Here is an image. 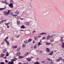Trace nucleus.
Instances as JSON below:
<instances>
[{"label": "nucleus", "instance_id": "nucleus-1", "mask_svg": "<svg viewBox=\"0 0 64 64\" xmlns=\"http://www.w3.org/2000/svg\"><path fill=\"white\" fill-rule=\"evenodd\" d=\"M8 38L9 37L8 36H7L6 38H5L4 40V41L6 42L8 46H9V42L7 40H8Z\"/></svg>", "mask_w": 64, "mask_h": 64}, {"label": "nucleus", "instance_id": "nucleus-2", "mask_svg": "<svg viewBox=\"0 0 64 64\" xmlns=\"http://www.w3.org/2000/svg\"><path fill=\"white\" fill-rule=\"evenodd\" d=\"M8 6L10 7L11 8H12L13 7V4H10L8 5Z\"/></svg>", "mask_w": 64, "mask_h": 64}, {"label": "nucleus", "instance_id": "nucleus-3", "mask_svg": "<svg viewBox=\"0 0 64 64\" xmlns=\"http://www.w3.org/2000/svg\"><path fill=\"white\" fill-rule=\"evenodd\" d=\"M46 51L47 52H50V50L49 48H47L46 49Z\"/></svg>", "mask_w": 64, "mask_h": 64}, {"label": "nucleus", "instance_id": "nucleus-4", "mask_svg": "<svg viewBox=\"0 0 64 64\" xmlns=\"http://www.w3.org/2000/svg\"><path fill=\"white\" fill-rule=\"evenodd\" d=\"M28 5L29 6H30V9H31L32 8V7L31 6V4L30 3H29L28 4Z\"/></svg>", "mask_w": 64, "mask_h": 64}, {"label": "nucleus", "instance_id": "nucleus-5", "mask_svg": "<svg viewBox=\"0 0 64 64\" xmlns=\"http://www.w3.org/2000/svg\"><path fill=\"white\" fill-rule=\"evenodd\" d=\"M25 25H27V26H29V24L28 22H26L24 23Z\"/></svg>", "mask_w": 64, "mask_h": 64}, {"label": "nucleus", "instance_id": "nucleus-6", "mask_svg": "<svg viewBox=\"0 0 64 64\" xmlns=\"http://www.w3.org/2000/svg\"><path fill=\"white\" fill-rule=\"evenodd\" d=\"M6 7L5 6L4 8H0V11H1V10H4L6 9Z\"/></svg>", "mask_w": 64, "mask_h": 64}, {"label": "nucleus", "instance_id": "nucleus-7", "mask_svg": "<svg viewBox=\"0 0 64 64\" xmlns=\"http://www.w3.org/2000/svg\"><path fill=\"white\" fill-rule=\"evenodd\" d=\"M29 54V52H26L24 54V56H25V57L27 56V55H28Z\"/></svg>", "mask_w": 64, "mask_h": 64}, {"label": "nucleus", "instance_id": "nucleus-8", "mask_svg": "<svg viewBox=\"0 0 64 64\" xmlns=\"http://www.w3.org/2000/svg\"><path fill=\"white\" fill-rule=\"evenodd\" d=\"M48 36H49L50 38H53V36L52 35L50 36V35H48Z\"/></svg>", "mask_w": 64, "mask_h": 64}, {"label": "nucleus", "instance_id": "nucleus-9", "mask_svg": "<svg viewBox=\"0 0 64 64\" xmlns=\"http://www.w3.org/2000/svg\"><path fill=\"white\" fill-rule=\"evenodd\" d=\"M48 32H42L40 33V35H42V34H48Z\"/></svg>", "mask_w": 64, "mask_h": 64}, {"label": "nucleus", "instance_id": "nucleus-10", "mask_svg": "<svg viewBox=\"0 0 64 64\" xmlns=\"http://www.w3.org/2000/svg\"><path fill=\"white\" fill-rule=\"evenodd\" d=\"M20 54V52H18V53H17L16 54V56H19Z\"/></svg>", "mask_w": 64, "mask_h": 64}, {"label": "nucleus", "instance_id": "nucleus-11", "mask_svg": "<svg viewBox=\"0 0 64 64\" xmlns=\"http://www.w3.org/2000/svg\"><path fill=\"white\" fill-rule=\"evenodd\" d=\"M19 59H21V58H24V56H19Z\"/></svg>", "mask_w": 64, "mask_h": 64}, {"label": "nucleus", "instance_id": "nucleus-12", "mask_svg": "<svg viewBox=\"0 0 64 64\" xmlns=\"http://www.w3.org/2000/svg\"><path fill=\"white\" fill-rule=\"evenodd\" d=\"M4 14H5V15H8V14L7 13V12H4Z\"/></svg>", "mask_w": 64, "mask_h": 64}, {"label": "nucleus", "instance_id": "nucleus-13", "mask_svg": "<svg viewBox=\"0 0 64 64\" xmlns=\"http://www.w3.org/2000/svg\"><path fill=\"white\" fill-rule=\"evenodd\" d=\"M10 4H13L14 3V2H13V1L12 0H10Z\"/></svg>", "mask_w": 64, "mask_h": 64}, {"label": "nucleus", "instance_id": "nucleus-14", "mask_svg": "<svg viewBox=\"0 0 64 64\" xmlns=\"http://www.w3.org/2000/svg\"><path fill=\"white\" fill-rule=\"evenodd\" d=\"M9 64H14V62L13 61H12L10 62H8Z\"/></svg>", "mask_w": 64, "mask_h": 64}, {"label": "nucleus", "instance_id": "nucleus-15", "mask_svg": "<svg viewBox=\"0 0 64 64\" xmlns=\"http://www.w3.org/2000/svg\"><path fill=\"white\" fill-rule=\"evenodd\" d=\"M6 51H7V49H5V50H3V53H6Z\"/></svg>", "mask_w": 64, "mask_h": 64}, {"label": "nucleus", "instance_id": "nucleus-16", "mask_svg": "<svg viewBox=\"0 0 64 64\" xmlns=\"http://www.w3.org/2000/svg\"><path fill=\"white\" fill-rule=\"evenodd\" d=\"M21 28L22 29H24L25 28V26H24V25H22L21 26Z\"/></svg>", "mask_w": 64, "mask_h": 64}, {"label": "nucleus", "instance_id": "nucleus-17", "mask_svg": "<svg viewBox=\"0 0 64 64\" xmlns=\"http://www.w3.org/2000/svg\"><path fill=\"white\" fill-rule=\"evenodd\" d=\"M27 60L28 61H30L31 60V58H27Z\"/></svg>", "mask_w": 64, "mask_h": 64}, {"label": "nucleus", "instance_id": "nucleus-18", "mask_svg": "<svg viewBox=\"0 0 64 64\" xmlns=\"http://www.w3.org/2000/svg\"><path fill=\"white\" fill-rule=\"evenodd\" d=\"M53 52H51L50 53H49L48 54L49 55H52V54H53Z\"/></svg>", "mask_w": 64, "mask_h": 64}, {"label": "nucleus", "instance_id": "nucleus-19", "mask_svg": "<svg viewBox=\"0 0 64 64\" xmlns=\"http://www.w3.org/2000/svg\"><path fill=\"white\" fill-rule=\"evenodd\" d=\"M32 40V39L30 38L28 40V42H31Z\"/></svg>", "mask_w": 64, "mask_h": 64}, {"label": "nucleus", "instance_id": "nucleus-20", "mask_svg": "<svg viewBox=\"0 0 64 64\" xmlns=\"http://www.w3.org/2000/svg\"><path fill=\"white\" fill-rule=\"evenodd\" d=\"M62 48H63L64 47V42L62 43Z\"/></svg>", "mask_w": 64, "mask_h": 64}, {"label": "nucleus", "instance_id": "nucleus-21", "mask_svg": "<svg viewBox=\"0 0 64 64\" xmlns=\"http://www.w3.org/2000/svg\"><path fill=\"white\" fill-rule=\"evenodd\" d=\"M58 59L59 60H60H60H63V59L62 57H60Z\"/></svg>", "mask_w": 64, "mask_h": 64}, {"label": "nucleus", "instance_id": "nucleus-22", "mask_svg": "<svg viewBox=\"0 0 64 64\" xmlns=\"http://www.w3.org/2000/svg\"><path fill=\"white\" fill-rule=\"evenodd\" d=\"M34 64H39V62H35Z\"/></svg>", "mask_w": 64, "mask_h": 64}, {"label": "nucleus", "instance_id": "nucleus-23", "mask_svg": "<svg viewBox=\"0 0 64 64\" xmlns=\"http://www.w3.org/2000/svg\"><path fill=\"white\" fill-rule=\"evenodd\" d=\"M37 37L36 36H34V39L36 40H37Z\"/></svg>", "mask_w": 64, "mask_h": 64}, {"label": "nucleus", "instance_id": "nucleus-24", "mask_svg": "<svg viewBox=\"0 0 64 64\" xmlns=\"http://www.w3.org/2000/svg\"><path fill=\"white\" fill-rule=\"evenodd\" d=\"M10 12V10H8V12H7V13H8V14H9V13Z\"/></svg>", "mask_w": 64, "mask_h": 64}, {"label": "nucleus", "instance_id": "nucleus-25", "mask_svg": "<svg viewBox=\"0 0 64 64\" xmlns=\"http://www.w3.org/2000/svg\"><path fill=\"white\" fill-rule=\"evenodd\" d=\"M15 14H19V12H18V11H16L15 12Z\"/></svg>", "mask_w": 64, "mask_h": 64}, {"label": "nucleus", "instance_id": "nucleus-26", "mask_svg": "<svg viewBox=\"0 0 64 64\" xmlns=\"http://www.w3.org/2000/svg\"><path fill=\"white\" fill-rule=\"evenodd\" d=\"M4 3H5V4H8L9 3H8L7 2V1H4Z\"/></svg>", "mask_w": 64, "mask_h": 64}, {"label": "nucleus", "instance_id": "nucleus-27", "mask_svg": "<svg viewBox=\"0 0 64 64\" xmlns=\"http://www.w3.org/2000/svg\"><path fill=\"white\" fill-rule=\"evenodd\" d=\"M12 47L14 48H17V46H13Z\"/></svg>", "mask_w": 64, "mask_h": 64}, {"label": "nucleus", "instance_id": "nucleus-28", "mask_svg": "<svg viewBox=\"0 0 64 64\" xmlns=\"http://www.w3.org/2000/svg\"><path fill=\"white\" fill-rule=\"evenodd\" d=\"M64 40H60V42H62V43H63V42H64Z\"/></svg>", "mask_w": 64, "mask_h": 64}, {"label": "nucleus", "instance_id": "nucleus-29", "mask_svg": "<svg viewBox=\"0 0 64 64\" xmlns=\"http://www.w3.org/2000/svg\"><path fill=\"white\" fill-rule=\"evenodd\" d=\"M19 36H20V35H18V36H17V35H16L15 36L16 37V38H18L19 37Z\"/></svg>", "mask_w": 64, "mask_h": 64}, {"label": "nucleus", "instance_id": "nucleus-30", "mask_svg": "<svg viewBox=\"0 0 64 64\" xmlns=\"http://www.w3.org/2000/svg\"><path fill=\"white\" fill-rule=\"evenodd\" d=\"M51 42H53L54 41V40L53 39H52L50 40Z\"/></svg>", "mask_w": 64, "mask_h": 64}, {"label": "nucleus", "instance_id": "nucleus-31", "mask_svg": "<svg viewBox=\"0 0 64 64\" xmlns=\"http://www.w3.org/2000/svg\"><path fill=\"white\" fill-rule=\"evenodd\" d=\"M24 43H28V41H25L24 42Z\"/></svg>", "mask_w": 64, "mask_h": 64}, {"label": "nucleus", "instance_id": "nucleus-32", "mask_svg": "<svg viewBox=\"0 0 64 64\" xmlns=\"http://www.w3.org/2000/svg\"><path fill=\"white\" fill-rule=\"evenodd\" d=\"M46 38V37H43L42 38V40H45V38Z\"/></svg>", "mask_w": 64, "mask_h": 64}, {"label": "nucleus", "instance_id": "nucleus-33", "mask_svg": "<svg viewBox=\"0 0 64 64\" xmlns=\"http://www.w3.org/2000/svg\"><path fill=\"white\" fill-rule=\"evenodd\" d=\"M0 64H5V63L4 62H0Z\"/></svg>", "mask_w": 64, "mask_h": 64}, {"label": "nucleus", "instance_id": "nucleus-34", "mask_svg": "<svg viewBox=\"0 0 64 64\" xmlns=\"http://www.w3.org/2000/svg\"><path fill=\"white\" fill-rule=\"evenodd\" d=\"M25 46H26V44H23L22 45V46L24 47H25Z\"/></svg>", "mask_w": 64, "mask_h": 64}, {"label": "nucleus", "instance_id": "nucleus-35", "mask_svg": "<svg viewBox=\"0 0 64 64\" xmlns=\"http://www.w3.org/2000/svg\"><path fill=\"white\" fill-rule=\"evenodd\" d=\"M46 45H48L50 44V43L48 42H46Z\"/></svg>", "mask_w": 64, "mask_h": 64}, {"label": "nucleus", "instance_id": "nucleus-36", "mask_svg": "<svg viewBox=\"0 0 64 64\" xmlns=\"http://www.w3.org/2000/svg\"><path fill=\"white\" fill-rule=\"evenodd\" d=\"M4 56V55L3 54H2L0 55V56H1V57H3V56Z\"/></svg>", "mask_w": 64, "mask_h": 64}, {"label": "nucleus", "instance_id": "nucleus-37", "mask_svg": "<svg viewBox=\"0 0 64 64\" xmlns=\"http://www.w3.org/2000/svg\"><path fill=\"white\" fill-rule=\"evenodd\" d=\"M10 15H12V16H14V14H12V13H10Z\"/></svg>", "mask_w": 64, "mask_h": 64}, {"label": "nucleus", "instance_id": "nucleus-38", "mask_svg": "<svg viewBox=\"0 0 64 64\" xmlns=\"http://www.w3.org/2000/svg\"><path fill=\"white\" fill-rule=\"evenodd\" d=\"M46 39H47V40H48V39H50V38H49V36H48V37H46Z\"/></svg>", "mask_w": 64, "mask_h": 64}, {"label": "nucleus", "instance_id": "nucleus-39", "mask_svg": "<svg viewBox=\"0 0 64 64\" xmlns=\"http://www.w3.org/2000/svg\"><path fill=\"white\" fill-rule=\"evenodd\" d=\"M20 48H19L17 49L16 50H17V51H20Z\"/></svg>", "mask_w": 64, "mask_h": 64}, {"label": "nucleus", "instance_id": "nucleus-40", "mask_svg": "<svg viewBox=\"0 0 64 64\" xmlns=\"http://www.w3.org/2000/svg\"><path fill=\"white\" fill-rule=\"evenodd\" d=\"M59 61H60V60H59V59H57V60H56L57 62H59Z\"/></svg>", "mask_w": 64, "mask_h": 64}, {"label": "nucleus", "instance_id": "nucleus-41", "mask_svg": "<svg viewBox=\"0 0 64 64\" xmlns=\"http://www.w3.org/2000/svg\"><path fill=\"white\" fill-rule=\"evenodd\" d=\"M15 61V60L14 59H12V61H13H13Z\"/></svg>", "mask_w": 64, "mask_h": 64}, {"label": "nucleus", "instance_id": "nucleus-42", "mask_svg": "<svg viewBox=\"0 0 64 64\" xmlns=\"http://www.w3.org/2000/svg\"><path fill=\"white\" fill-rule=\"evenodd\" d=\"M5 25H6V26H8V25H9V24H8V23H5Z\"/></svg>", "mask_w": 64, "mask_h": 64}, {"label": "nucleus", "instance_id": "nucleus-43", "mask_svg": "<svg viewBox=\"0 0 64 64\" xmlns=\"http://www.w3.org/2000/svg\"><path fill=\"white\" fill-rule=\"evenodd\" d=\"M40 45H41V44L39 42H38V46H40Z\"/></svg>", "mask_w": 64, "mask_h": 64}, {"label": "nucleus", "instance_id": "nucleus-44", "mask_svg": "<svg viewBox=\"0 0 64 64\" xmlns=\"http://www.w3.org/2000/svg\"><path fill=\"white\" fill-rule=\"evenodd\" d=\"M17 23L18 24H20V21H18L17 22Z\"/></svg>", "mask_w": 64, "mask_h": 64}, {"label": "nucleus", "instance_id": "nucleus-45", "mask_svg": "<svg viewBox=\"0 0 64 64\" xmlns=\"http://www.w3.org/2000/svg\"><path fill=\"white\" fill-rule=\"evenodd\" d=\"M34 48H37V46H34Z\"/></svg>", "mask_w": 64, "mask_h": 64}, {"label": "nucleus", "instance_id": "nucleus-46", "mask_svg": "<svg viewBox=\"0 0 64 64\" xmlns=\"http://www.w3.org/2000/svg\"><path fill=\"white\" fill-rule=\"evenodd\" d=\"M42 52H43V51H40V54H42Z\"/></svg>", "mask_w": 64, "mask_h": 64}, {"label": "nucleus", "instance_id": "nucleus-47", "mask_svg": "<svg viewBox=\"0 0 64 64\" xmlns=\"http://www.w3.org/2000/svg\"><path fill=\"white\" fill-rule=\"evenodd\" d=\"M63 37H61L60 38V40H63Z\"/></svg>", "mask_w": 64, "mask_h": 64}, {"label": "nucleus", "instance_id": "nucleus-48", "mask_svg": "<svg viewBox=\"0 0 64 64\" xmlns=\"http://www.w3.org/2000/svg\"><path fill=\"white\" fill-rule=\"evenodd\" d=\"M5 61L6 62V63H8V60H5Z\"/></svg>", "mask_w": 64, "mask_h": 64}, {"label": "nucleus", "instance_id": "nucleus-49", "mask_svg": "<svg viewBox=\"0 0 64 64\" xmlns=\"http://www.w3.org/2000/svg\"><path fill=\"white\" fill-rule=\"evenodd\" d=\"M9 56V54H7L6 55V57H7V56Z\"/></svg>", "mask_w": 64, "mask_h": 64}, {"label": "nucleus", "instance_id": "nucleus-50", "mask_svg": "<svg viewBox=\"0 0 64 64\" xmlns=\"http://www.w3.org/2000/svg\"><path fill=\"white\" fill-rule=\"evenodd\" d=\"M24 64H28V63L27 62H26V63H24Z\"/></svg>", "mask_w": 64, "mask_h": 64}, {"label": "nucleus", "instance_id": "nucleus-51", "mask_svg": "<svg viewBox=\"0 0 64 64\" xmlns=\"http://www.w3.org/2000/svg\"><path fill=\"white\" fill-rule=\"evenodd\" d=\"M36 60H39V58H36Z\"/></svg>", "mask_w": 64, "mask_h": 64}, {"label": "nucleus", "instance_id": "nucleus-52", "mask_svg": "<svg viewBox=\"0 0 64 64\" xmlns=\"http://www.w3.org/2000/svg\"><path fill=\"white\" fill-rule=\"evenodd\" d=\"M4 42H3L2 43V45H3L4 44Z\"/></svg>", "mask_w": 64, "mask_h": 64}, {"label": "nucleus", "instance_id": "nucleus-53", "mask_svg": "<svg viewBox=\"0 0 64 64\" xmlns=\"http://www.w3.org/2000/svg\"><path fill=\"white\" fill-rule=\"evenodd\" d=\"M7 28H10V27H9V26H8L7 27Z\"/></svg>", "mask_w": 64, "mask_h": 64}, {"label": "nucleus", "instance_id": "nucleus-54", "mask_svg": "<svg viewBox=\"0 0 64 64\" xmlns=\"http://www.w3.org/2000/svg\"><path fill=\"white\" fill-rule=\"evenodd\" d=\"M41 42H42V40H40V42H39V43H41Z\"/></svg>", "mask_w": 64, "mask_h": 64}, {"label": "nucleus", "instance_id": "nucleus-55", "mask_svg": "<svg viewBox=\"0 0 64 64\" xmlns=\"http://www.w3.org/2000/svg\"><path fill=\"white\" fill-rule=\"evenodd\" d=\"M41 37V36H38V38H40Z\"/></svg>", "mask_w": 64, "mask_h": 64}, {"label": "nucleus", "instance_id": "nucleus-56", "mask_svg": "<svg viewBox=\"0 0 64 64\" xmlns=\"http://www.w3.org/2000/svg\"><path fill=\"white\" fill-rule=\"evenodd\" d=\"M47 60H49V61H50V58H48V59H47Z\"/></svg>", "mask_w": 64, "mask_h": 64}, {"label": "nucleus", "instance_id": "nucleus-57", "mask_svg": "<svg viewBox=\"0 0 64 64\" xmlns=\"http://www.w3.org/2000/svg\"><path fill=\"white\" fill-rule=\"evenodd\" d=\"M50 64H52L53 63L52 62H50Z\"/></svg>", "mask_w": 64, "mask_h": 64}, {"label": "nucleus", "instance_id": "nucleus-58", "mask_svg": "<svg viewBox=\"0 0 64 64\" xmlns=\"http://www.w3.org/2000/svg\"><path fill=\"white\" fill-rule=\"evenodd\" d=\"M35 32H36V31H34L33 32H32V33H35Z\"/></svg>", "mask_w": 64, "mask_h": 64}, {"label": "nucleus", "instance_id": "nucleus-59", "mask_svg": "<svg viewBox=\"0 0 64 64\" xmlns=\"http://www.w3.org/2000/svg\"><path fill=\"white\" fill-rule=\"evenodd\" d=\"M20 30L21 31H24V30Z\"/></svg>", "mask_w": 64, "mask_h": 64}, {"label": "nucleus", "instance_id": "nucleus-60", "mask_svg": "<svg viewBox=\"0 0 64 64\" xmlns=\"http://www.w3.org/2000/svg\"><path fill=\"white\" fill-rule=\"evenodd\" d=\"M1 22H4V21L3 20H2V21H1Z\"/></svg>", "mask_w": 64, "mask_h": 64}, {"label": "nucleus", "instance_id": "nucleus-61", "mask_svg": "<svg viewBox=\"0 0 64 64\" xmlns=\"http://www.w3.org/2000/svg\"><path fill=\"white\" fill-rule=\"evenodd\" d=\"M20 18H18V17H17V19H19Z\"/></svg>", "mask_w": 64, "mask_h": 64}, {"label": "nucleus", "instance_id": "nucleus-62", "mask_svg": "<svg viewBox=\"0 0 64 64\" xmlns=\"http://www.w3.org/2000/svg\"><path fill=\"white\" fill-rule=\"evenodd\" d=\"M31 59H32V58H33V56H31Z\"/></svg>", "mask_w": 64, "mask_h": 64}, {"label": "nucleus", "instance_id": "nucleus-63", "mask_svg": "<svg viewBox=\"0 0 64 64\" xmlns=\"http://www.w3.org/2000/svg\"><path fill=\"white\" fill-rule=\"evenodd\" d=\"M20 20H23V18H20Z\"/></svg>", "mask_w": 64, "mask_h": 64}, {"label": "nucleus", "instance_id": "nucleus-64", "mask_svg": "<svg viewBox=\"0 0 64 64\" xmlns=\"http://www.w3.org/2000/svg\"><path fill=\"white\" fill-rule=\"evenodd\" d=\"M32 43H35V42H34V41H33Z\"/></svg>", "mask_w": 64, "mask_h": 64}]
</instances>
